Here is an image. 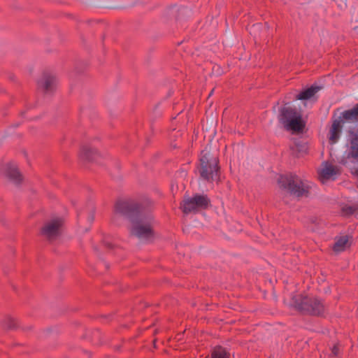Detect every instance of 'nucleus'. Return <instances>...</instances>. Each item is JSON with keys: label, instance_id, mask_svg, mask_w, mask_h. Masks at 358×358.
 Here are the masks:
<instances>
[{"label": "nucleus", "instance_id": "nucleus-22", "mask_svg": "<svg viewBox=\"0 0 358 358\" xmlns=\"http://www.w3.org/2000/svg\"><path fill=\"white\" fill-rule=\"evenodd\" d=\"M94 219V209L92 210V214L90 215V221L92 222Z\"/></svg>", "mask_w": 358, "mask_h": 358}, {"label": "nucleus", "instance_id": "nucleus-1", "mask_svg": "<svg viewBox=\"0 0 358 358\" xmlns=\"http://www.w3.org/2000/svg\"><path fill=\"white\" fill-rule=\"evenodd\" d=\"M115 212L131 222L130 234L132 236L148 240L154 237L151 223L152 217L148 213L145 202L132 199L119 200L115 204Z\"/></svg>", "mask_w": 358, "mask_h": 358}, {"label": "nucleus", "instance_id": "nucleus-20", "mask_svg": "<svg viewBox=\"0 0 358 358\" xmlns=\"http://www.w3.org/2000/svg\"><path fill=\"white\" fill-rule=\"evenodd\" d=\"M338 351H339V349H338V345H334L332 349H331L332 354L334 356H337L338 354Z\"/></svg>", "mask_w": 358, "mask_h": 358}, {"label": "nucleus", "instance_id": "nucleus-11", "mask_svg": "<svg viewBox=\"0 0 358 358\" xmlns=\"http://www.w3.org/2000/svg\"><path fill=\"white\" fill-rule=\"evenodd\" d=\"M6 176L8 178L16 185H19L22 181V176L20 173L16 165L8 164L6 169Z\"/></svg>", "mask_w": 358, "mask_h": 358}, {"label": "nucleus", "instance_id": "nucleus-19", "mask_svg": "<svg viewBox=\"0 0 358 358\" xmlns=\"http://www.w3.org/2000/svg\"><path fill=\"white\" fill-rule=\"evenodd\" d=\"M6 327L9 329H13L16 327V321L13 318H8L6 321Z\"/></svg>", "mask_w": 358, "mask_h": 358}, {"label": "nucleus", "instance_id": "nucleus-14", "mask_svg": "<svg viewBox=\"0 0 358 358\" xmlns=\"http://www.w3.org/2000/svg\"><path fill=\"white\" fill-rule=\"evenodd\" d=\"M348 236H342L335 238V243L333 245V250L336 252H340L345 250L350 246Z\"/></svg>", "mask_w": 358, "mask_h": 358}, {"label": "nucleus", "instance_id": "nucleus-23", "mask_svg": "<svg viewBox=\"0 0 358 358\" xmlns=\"http://www.w3.org/2000/svg\"><path fill=\"white\" fill-rule=\"evenodd\" d=\"M352 173L358 176V169H355V171L352 172Z\"/></svg>", "mask_w": 358, "mask_h": 358}, {"label": "nucleus", "instance_id": "nucleus-25", "mask_svg": "<svg viewBox=\"0 0 358 358\" xmlns=\"http://www.w3.org/2000/svg\"><path fill=\"white\" fill-rule=\"evenodd\" d=\"M357 187H358V185H357Z\"/></svg>", "mask_w": 358, "mask_h": 358}, {"label": "nucleus", "instance_id": "nucleus-5", "mask_svg": "<svg viewBox=\"0 0 358 358\" xmlns=\"http://www.w3.org/2000/svg\"><path fill=\"white\" fill-rule=\"evenodd\" d=\"M198 170L201 178L207 182H212L220 176L219 159L210 152L203 153L199 159Z\"/></svg>", "mask_w": 358, "mask_h": 358}, {"label": "nucleus", "instance_id": "nucleus-2", "mask_svg": "<svg viewBox=\"0 0 358 358\" xmlns=\"http://www.w3.org/2000/svg\"><path fill=\"white\" fill-rule=\"evenodd\" d=\"M292 301L294 308L305 315L323 316L327 310L324 301L317 297L297 294Z\"/></svg>", "mask_w": 358, "mask_h": 358}, {"label": "nucleus", "instance_id": "nucleus-10", "mask_svg": "<svg viewBox=\"0 0 358 358\" xmlns=\"http://www.w3.org/2000/svg\"><path fill=\"white\" fill-rule=\"evenodd\" d=\"M350 149L348 157L358 161V131L352 129L348 131Z\"/></svg>", "mask_w": 358, "mask_h": 358}, {"label": "nucleus", "instance_id": "nucleus-15", "mask_svg": "<svg viewBox=\"0 0 358 358\" xmlns=\"http://www.w3.org/2000/svg\"><path fill=\"white\" fill-rule=\"evenodd\" d=\"M290 150L293 155L299 157L307 152L308 146L305 143L297 141H294V144L290 146Z\"/></svg>", "mask_w": 358, "mask_h": 358}, {"label": "nucleus", "instance_id": "nucleus-13", "mask_svg": "<svg viewBox=\"0 0 358 358\" xmlns=\"http://www.w3.org/2000/svg\"><path fill=\"white\" fill-rule=\"evenodd\" d=\"M320 89L321 87L312 85L295 95L294 99L296 100H308L313 97Z\"/></svg>", "mask_w": 358, "mask_h": 358}, {"label": "nucleus", "instance_id": "nucleus-12", "mask_svg": "<svg viewBox=\"0 0 358 358\" xmlns=\"http://www.w3.org/2000/svg\"><path fill=\"white\" fill-rule=\"evenodd\" d=\"M99 157L98 152L87 145H83L80 148L79 157L83 162H93Z\"/></svg>", "mask_w": 358, "mask_h": 358}, {"label": "nucleus", "instance_id": "nucleus-7", "mask_svg": "<svg viewBox=\"0 0 358 358\" xmlns=\"http://www.w3.org/2000/svg\"><path fill=\"white\" fill-rule=\"evenodd\" d=\"M210 206V200L206 194H195L192 198L185 199L180 208L185 214L207 209Z\"/></svg>", "mask_w": 358, "mask_h": 358}, {"label": "nucleus", "instance_id": "nucleus-4", "mask_svg": "<svg viewBox=\"0 0 358 358\" xmlns=\"http://www.w3.org/2000/svg\"><path fill=\"white\" fill-rule=\"evenodd\" d=\"M278 120L288 131L302 132L305 127V122L302 120L301 113L296 108L290 106L281 108Z\"/></svg>", "mask_w": 358, "mask_h": 358}, {"label": "nucleus", "instance_id": "nucleus-6", "mask_svg": "<svg viewBox=\"0 0 358 358\" xmlns=\"http://www.w3.org/2000/svg\"><path fill=\"white\" fill-rule=\"evenodd\" d=\"M358 122V103L355 104L352 108L341 113L338 119L333 120L329 134L330 143L334 144L338 141L345 122Z\"/></svg>", "mask_w": 358, "mask_h": 358}, {"label": "nucleus", "instance_id": "nucleus-16", "mask_svg": "<svg viewBox=\"0 0 358 358\" xmlns=\"http://www.w3.org/2000/svg\"><path fill=\"white\" fill-rule=\"evenodd\" d=\"M230 353L221 345H216L211 351L210 358H230Z\"/></svg>", "mask_w": 358, "mask_h": 358}, {"label": "nucleus", "instance_id": "nucleus-21", "mask_svg": "<svg viewBox=\"0 0 358 358\" xmlns=\"http://www.w3.org/2000/svg\"><path fill=\"white\" fill-rule=\"evenodd\" d=\"M104 246L106 248H108V249H112L113 248V245L110 243H107V242H104Z\"/></svg>", "mask_w": 358, "mask_h": 358}, {"label": "nucleus", "instance_id": "nucleus-3", "mask_svg": "<svg viewBox=\"0 0 358 358\" xmlns=\"http://www.w3.org/2000/svg\"><path fill=\"white\" fill-rule=\"evenodd\" d=\"M278 183L281 189L297 197L307 196L309 192L310 187L295 174L280 175Z\"/></svg>", "mask_w": 358, "mask_h": 358}, {"label": "nucleus", "instance_id": "nucleus-24", "mask_svg": "<svg viewBox=\"0 0 358 358\" xmlns=\"http://www.w3.org/2000/svg\"><path fill=\"white\" fill-rule=\"evenodd\" d=\"M213 90H213L210 92V94H209L210 96L213 94Z\"/></svg>", "mask_w": 358, "mask_h": 358}, {"label": "nucleus", "instance_id": "nucleus-8", "mask_svg": "<svg viewBox=\"0 0 358 358\" xmlns=\"http://www.w3.org/2000/svg\"><path fill=\"white\" fill-rule=\"evenodd\" d=\"M62 220L60 218L52 220L46 222L41 230V234L50 242L55 240L60 234Z\"/></svg>", "mask_w": 358, "mask_h": 358}, {"label": "nucleus", "instance_id": "nucleus-17", "mask_svg": "<svg viewBox=\"0 0 358 358\" xmlns=\"http://www.w3.org/2000/svg\"><path fill=\"white\" fill-rule=\"evenodd\" d=\"M338 169L333 165L326 166L320 172V176L324 179H329L331 176L336 175Z\"/></svg>", "mask_w": 358, "mask_h": 358}, {"label": "nucleus", "instance_id": "nucleus-18", "mask_svg": "<svg viewBox=\"0 0 358 358\" xmlns=\"http://www.w3.org/2000/svg\"><path fill=\"white\" fill-rule=\"evenodd\" d=\"M358 209L356 206H345L342 208V211L343 213H345L347 215H351L354 214L357 210Z\"/></svg>", "mask_w": 358, "mask_h": 358}, {"label": "nucleus", "instance_id": "nucleus-9", "mask_svg": "<svg viewBox=\"0 0 358 358\" xmlns=\"http://www.w3.org/2000/svg\"><path fill=\"white\" fill-rule=\"evenodd\" d=\"M38 90L44 94L52 93L56 87V78L48 72H44L37 81Z\"/></svg>", "mask_w": 358, "mask_h": 358}]
</instances>
